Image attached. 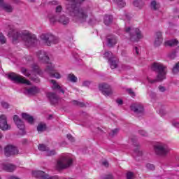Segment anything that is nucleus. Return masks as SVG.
<instances>
[{"label":"nucleus","instance_id":"nucleus-1","mask_svg":"<svg viewBox=\"0 0 179 179\" xmlns=\"http://www.w3.org/2000/svg\"><path fill=\"white\" fill-rule=\"evenodd\" d=\"M69 3L66 6L70 16L73 17V22L76 23H85L87 22L89 24H93L94 17L90 7L80 8L81 3L85 0H67Z\"/></svg>","mask_w":179,"mask_h":179},{"label":"nucleus","instance_id":"nucleus-2","mask_svg":"<svg viewBox=\"0 0 179 179\" xmlns=\"http://www.w3.org/2000/svg\"><path fill=\"white\" fill-rule=\"evenodd\" d=\"M8 37H12L13 42L22 38L26 47H36L38 43L36 35L27 30L22 31L20 34L17 29H10L8 32Z\"/></svg>","mask_w":179,"mask_h":179},{"label":"nucleus","instance_id":"nucleus-3","mask_svg":"<svg viewBox=\"0 0 179 179\" xmlns=\"http://www.w3.org/2000/svg\"><path fill=\"white\" fill-rule=\"evenodd\" d=\"M36 57H38L39 61L41 62H43L44 64H48L46 66V68L45 69V72H47L48 73L49 76L50 78H55L56 79H60L61 78V74L55 71V69H54V64L50 62V57H48V55H47V52L44 50H39L36 52Z\"/></svg>","mask_w":179,"mask_h":179},{"label":"nucleus","instance_id":"nucleus-4","mask_svg":"<svg viewBox=\"0 0 179 179\" xmlns=\"http://www.w3.org/2000/svg\"><path fill=\"white\" fill-rule=\"evenodd\" d=\"M151 69L157 73L156 80H150L149 77L147 78L149 83H155V82H162L166 79V66L161 63H153Z\"/></svg>","mask_w":179,"mask_h":179},{"label":"nucleus","instance_id":"nucleus-5","mask_svg":"<svg viewBox=\"0 0 179 179\" xmlns=\"http://www.w3.org/2000/svg\"><path fill=\"white\" fill-rule=\"evenodd\" d=\"M124 31L126 34H129L130 41L134 43H138L143 37L142 32L138 28L127 27L124 28Z\"/></svg>","mask_w":179,"mask_h":179},{"label":"nucleus","instance_id":"nucleus-6","mask_svg":"<svg viewBox=\"0 0 179 179\" xmlns=\"http://www.w3.org/2000/svg\"><path fill=\"white\" fill-rule=\"evenodd\" d=\"M73 159L68 155L61 156L57 160L56 164V169L57 170H65L72 166Z\"/></svg>","mask_w":179,"mask_h":179},{"label":"nucleus","instance_id":"nucleus-7","mask_svg":"<svg viewBox=\"0 0 179 179\" xmlns=\"http://www.w3.org/2000/svg\"><path fill=\"white\" fill-rule=\"evenodd\" d=\"M48 18L50 24H55L57 22L64 25L69 24V18L64 15H58L57 14H48Z\"/></svg>","mask_w":179,"mask_h":179},{"label":"nucleus","instance_id":"nucleus-8","mask_svg":"<svg viewBox=\"0 0 179 179\" xmlns=\"http://www.w3.org/2000/svg\"><path fill=\"white\" fill-rule=\"evenodd\" d=\"M41 40L48 46H50L51 44H58L59 39L57 36L52 35V34H42L40 36Z\"/></svg>","mask_w":179,"mask_h":179},{"label":"nucleus","instance_id":"nucleus-9","mask_svg":"<svg viewBox=\"0 0 179 179\" xmlns=\"http://www.w3.org/2000/svg\"><path fill=\"white\" fill-rule=\"evenodd\" d=\"M154 150L157 156L164 157V156H167V153L170 152V148H169L167 145L160 143L154 146Z\"/></svg>","mask_w":179,"mask_h":179},{"label":"nucleus","instance_id":"nucleus-10","mask_svg":"<svg viewBox=\"0 0 179 179\" xmlns=\"http://www.w3.org/2000/svg\"><path fill=\"white\" fill-rule=\"evenodd\" d=\"M8 79H10L13 82H16L17 83H22L24 85H27L28 86L31 85V83L26 80L24 77L15 73H10L8 75Z\"/></svg>","mask_w":179,"mask_h":179},{"label":"nucleus","instance_id":"nucleus-11","mask_svg":"<svg viewBox=\"0 0 179 179\" xmlns=\"http://www.w3.org/2000/svg\"><path fill=\"white\" fill-rule=\"evenodd\" d=\"M32 174L37 179H58L57 176H50V175L43 171H34L32 172Z\"/></svg>","mask_w":179,"mask_h":179},{"label":"nucleus","instance_id":"nucleus-12","mask_svg":"<svg viewBox=\"0 0 179 179\" xmlns=\"http://www.w3.org/2000/svg\"><path fill=\"white\" fill-rule=\"evenodd\" d=\"M131 110L137 115H143V113H145L143 105L141 103H135L131 104Z\"/></svg>","mask_w":179,"mask_h":179},{"label":"nucleus","instance_id":"nucleus-13","mask_svg":"<svg viewBox=\"0 0 179 179\" xmlns=\"http://www.w3.org/2000/svg\"><path fill=\"white\" fill-rule=\"evenodd\" d=\"M99 90L106 97L113 94V89H111V86L108 85V84H100Z\"/></svg>","mask_w":179,"mask_h":179},{"label":"nucleus","instance_id":"nucleus-14","mask_svg":"<svg viewBox=\"0 0 179 179\" xmlns=\"http://www.w3.org/2000/svg\"><path fill=\"white\" fill-rule=\"evenodd\" d=\"M13 121L17 125V128L20 129V131H22L21 135H24V134H26V131L24 130L26 128V126L24 125V123L23 122V121H22V120L19 118V116L16 115H14L13 117Z\"/></svg>","mask_w":179,"mask_h":179},{"label":"nucleus","instance_id":"nucleus-15","mask_svg":"<svg viewBox=\"0 0 179 179\" xmlns=\"http://www.w3.org/2000/svg\"><path fill=\"white\" fill-rule=\"evenodd\" d=\"M4 153L7 157H9V156H12L13 155H17L19 153V150H17V148L13 145H7L5 148Z\"/></svg>","mask_w":179,"mask_h":179},{"label":"nucleus","instance_id":"nucleus-16","mask_svg":"<svg viewBox=\"0 0 179 179\" xmlns=\"http://www.w3.org/2000/svg\"><path fill=\"white\" fill-rule=\"evenodd\" d=\"M163 43V34L158 31L155 34L154 45L155 47H159Z\"/></svg>","mask_w":179,"mask_h":179},{"label":"nucleus","instance_id":"nucleus-17","mask_svg":"<svg viewBox=\"0 0 179 179\" xmlns=\"http://www.w3.org/2000/svg\"><path fill=\"white\" fill-rule=\"evenodd\" d=\"M0 129H2V131L10 129V126L8 125V121L5 115H0Z\"/></svg>","mask_w":179,"mask_h":179},{"label":"nucleus","instance_id":"nucleus-18","mask_svg":"<svg viewBox=\"0 0 179 179\" xmlns=\"http://www.w3.org/2000/svg\"><path fill=\"white\" fill-rule=\"evenodd\" d=\"M38 149L41 152H45L46 156H54L55 155V150H50V148L44 144H39Z\"/></svg>","mask_w":179,"mask_h":179},{"label":"nucleus","instance_id":"nucleus-19","mask_svg":"<svg viewBox=\"0 0 179 179\" xmlns=\"http://www.w3.org/2000/svg\"><path fill=\"white\" fill-rule=\"evenodd\" d=\"M47 97L49 99L50 101L51 104H57L58 103L59 97L57 94L54 92H48L47 94Z\"/></svg>","mask_w":179,"mask_h":179},{"label":"nucleus","instance_id":"nucleus-20","mask_svg":"<svg viewBox=\"0 0 179 179\" xmlns=\"http://www.w3.org/2000/svg\"><path fill=\"white\" fill-rule=\"evenodd\" d=\"M39 90L37 87H31L29 89H25L24 91V94H27V96H34V94H37Z\"/></svg>","mask_w":179,"mask_h":179},{"label":"nucleus","instance_id":"nucleus-21","mask_svg":"<svg viewBox=\"0 0 179 179\" xmlns=\"http://www.w3.org/2000/svg\"><path fill=\"white\" fill-rule=\"evenodd\" d=\"M117 36L110 35L107 38L108 47H114L117 44Z\"/></svg>","mask_w":179,"mask_h":179},{"label":"nucleus","instance_id":"nucleus-22","mask_svg":"<svg viewBox=\"0 0 179 179\" xmlns=\"http://www.w3.org/2000/svg\"><path fill=\"white\" fill-rule=\"evenodd\" d=\"M0 8H1V9L5 10L6 12L8 13H10L13 10V8L12 7V6L3 3V0H0Z\"/></svg>","mask_w":179,"mask_h":179},{"label":"nucleus","instance_id":"nucleus-23","mask_svg":"<svg viewBox=\"0 0 179 179\" xmlns=\"http://www.w3.org/2000/svg\"><path fill=\"white\" fill-rule=\"evenodd\" d=\"M3 169H4L5 171H8V173H13V171L16 170V166L12 164H3Z\"/></svg>","mask_w":179,"mask_h":179},{"label":"nucleus","instance_id":"nucleus-24","mask_svg":"<svg viewBox=\"0 0 179 179\" xmlns=\"http://www.w3.org/2000/svg\"><path fill=\"white\" fill-rule=\"evenodd\" d=\"M51 83L53 85L52 86V89L53 90H60L61 93H62L63 94H65V90H64L59 85H58V83H57V82L54 80H50Z\"/></svg>","mask_w":179,"mask_h":179},{"label":"nucleus","instance_id":"nucleus-25","mask_svg":"<svg viewBox=\"0 0 179 179\" xmlns=\"http://www.w3.org/2000/svg\"><path fill=\"white\" fill-rule=\"evenodd\" d=\"M22 117L23 120H25V121H27L29 124H33V122H34V118H33L32 116H31L27 113H22Z\"/></svg>","mask_w":179,"mask_h":179},{"label":"nucleus","instance_id":"nucleus-26","mask_svg":"<svg viewBox=\"0 0 179 179\" xmlns=\"http://www.w3.org/2000/svg\"><path fill=\"white\" fill-rule=\"evenodd\" d=\"M178 45V41L176 39H171L165 42L166 47H176Z\"/></svg>","mask_w":179,"mask_h":179},{"label":"nucleus","instance_id":"nucleus-27","mask_svg":"<svg viewBox=\"0 0 179 179\" xmlns=\"http://www.w3.org/2000/svg\"><path fill=\"white\" fill-rule=\"evenodd\" d=\"M113 15H105L103 23L106 26H108V25L111 24V23H113Z\"/></svg>","mask_w":179,"mask_h":179},{"label":"nucleus","instance_id":"nucleus-28","mask_svg":"<svg viewBox=\"0 0 179 179\" xmlns=\"http://www.w3.org/2000/svg\"><path fill=\"white\" fill-rule=\"evenodd\" d=\"M31 69L35 73H37V75H40V76L43 75V71H41V70L40 69V67H38V65L33 64Z\"/></svg>","mask_w":179,"mask_h":179},{"label":"nucleus","instance_id":"nucleus-29","mask_svg":"<svg viewBox=\"0 0 179 179\" xmlns=\"http://www.w3.org/2000/svg\"><path fill=\"white\" fill-rule=\"evenodd\" d=\"M67 79L68 80H69V82H72V83H76V82H78V78L75 76V75H73V73L69 74L67 76Z\"/></svg>","mask_w":179,"mask_h":179},{"label":"nucleus","instance_id":"nucleus-30","mask_svg":"<svg viewBox=\"0 0 179 179\" xmlns=\"http://www.w3.org/2000/svg\"><path fill=\"white\" fill-rule=\"evenodd\" d=\"M45 129H47V126L45 124L40 123L37 127L38 132H43V131H45Z\"/></svg>","mask_w":179,"mask_h":179},{"label":"nucleus","instance_id":"nucleus-31","mask_svg":"<svg viewBox=\"0 0 179 179\" xmlns=\"http://www.w3.org/2000/svg\"><path fill=\"white\" fill-rule=\"evenodd\" d=\"M113 2L117 3L119 8H124V6H125V1H124V0H113Z\"/></svg>","mask_w":179,"mask_h":179},{"label":"nucleus","instance_id":"nucleus-32","mask_svg":"<svg viewBox=\"0 0 179 179\" xmlns=\"http://www.w3.org/2000/svg\"><path fill=\"white\" fill-rule=\"evenodd\" d=\"M108 62L111 69H115V68H117V62L114 60V59H110Z\"/></svg>","mask_w":179,"mask_h":179},{"label":"nucleus","instance_id":"nucleus-33","mask_svg":"<svg viewBox=\"0 0 179 179\" xmlns=\"http://www.w3.org/2000/svg\"><path fill=\"white\" fill-rule=\"evenodd\" d=\"M21 72L23 75H24V76H27V78H29V76H30L31 75V71L27 70L25 68H22Z\"/></svg>","mask_w":179,"mask_h":179},{"label":"nucleus","instance_id":"nucleus-34","mask_svg":"<svg viewBox=\"0 0 179 179\" xmlns=\"http://www.w3.org/2000/svg\"><path fill=\"white\" fill-rule=\"evenodd\" d=\"M178 72H179V62L176 64V65L173 66L172 69V73H173V75H177Z\"/></svg>","mask_w":179,"mask_h":179},{"label":"nucleus","instance_id":"nucleus-35","mask_svg":"<svg viewBox=\"0 0 179 179\" xmlns=\"http://www.w3.org/2000/svg\"><path fill=\"white\" fill-rule=\"evenodd\" d=\"M72 104H73V106H78V107H85V103L83 102H80L76 100L72 101Z\"/></svg>","mask_w":179,"mask_h":179},{"label":"nucleus","instance_id":"nucleus-36","mask_svg":"<svg viewBox=\"0 0 179 179\" xmlns=\"http://www.w3.org/2000/svg\"><path fill=\"white\" fill-rule=\"evenodd\" d=\"M104 56V58H108V61L109 59H113V52H106L104 53L103 55Z\"/></svg>","mask_w":179,"mask_h":179},{"label":"nucleus","instance_id":"nucleus-37","mask_svg":"<svg viewBox=\"0 0 179 179\" xmlns=\"http://www.w3.org/2000/svg\"><path fill=\"white\" fill-rule=\"evenodd\" d=\"M151 9H153L154 10H157V3L156 1H152L150 3Z\"/></svg>","mask_w":179,"mask_h":179},{"label":"nucleus","instance_id":"nucleus-38","mask_svg":"<svg viewBox=\"0 0 179 179\" xmlns=\"http://www.w3.org/2000/svg\"><path fill=\"white\" fill-rule=\"evenodd\" d=\"M134 155H136V156H142L143 153L142 152L141 150H139L138 148H137L134 150Z\"/></svg>","mask_w":179,"mask_h":179},{"label":"nucleus","instance_id":"nucleus-39","mask_svg":"<svg viewBox=\"0 0 179 179\" xmlns=\"http://www.w3.org/2000/svg\"><path fill=\"white\" fill-rule=\"evenodd\" d=\"M0 43L1 44H5L6 43V38L2 34H0Z\"/></svg>","mask_w":179,"mask_h":179},{"label":"nucleus","instance_id":"nucleus-40","mask_svg":"<svg viewBox=\"0 0 179 179\" xmlns=\"http://www.w3.org/2000/svg\"><path fill=\"white\" fill-rule=\"evenodd\" d=\"M62 12V6L61 5H58L56 8H55V13H61Z\"/></svg>","mask_w":179,"mask_h":179},{"label":"nucleus","instance_id":"nucleus-41","mask_svg":"<svg viewBox=\"0 0 179 179\" xmlns=\"http://www.w3.org/2000/svg\"><path fill=\"white\" fill-rule=\"evenodd\" d=\"M1 106L2 108L7 109L9 107V104L8 103V102L5 101H2L1 102Z\"/></svg>","mask_w":179,"mask_h":179},{"label":"nucleus","instance_id":"nucleus-42","mask_svg":"<svg viewBox=\"0 0 179 179\" xmlns=\"http://www.w3.org/2000/svg\"><path fill=\"white\" fill-rule=\"evenodd\" d=\"M127 179H134V173L128 172L126 175Z\"/></svg>","mask_w":179,"mask_h":179},{"label":"nucleus","instance_id":"nucleus-43","mask_svg":"<svg viewBox=\"0 0 179 179\" xmlns=\"http://www.w3.org/2000/svg\"><path fill=\"white\" fill-rule=\"evenodd\" d=\"M118 134V129H115L111 131L110 133V136H115V135H117Z\"/></svg>","mask_w":179,"mask_h":179},{"label":"nucleus","instance_id":"nucleus-44","mask_svg":"<svg viewBox=\"0 0 179 179\" xmlns=\"http://www.w3.org/2000/svg\"><path fill=\"white\" fill-rule=\"evenodd\" d=\"M146 168L148 170H155V165L152 164H146Z\"/></svg>","mask_w":179,"mask_h":179},{"label":"nucleus","instance_id":"nucleus-45","mask_svg":"<svg viewBox=\"0 0 179 179\" xmlns=\"http://www.w3.org/2000/svg\"><path fill=\"white\" fill-rule=\"evenodd\" d=\"M49 3H50V5H53V6H57H57L59 5V1H56V0H53V1H50Z\"/></svg>","mask_w":179,"mask_h":179},{"label":"nucleus","instance_id":"nucleus-46","mask_svg":"<svg viewBox=\"0 0 179 179\" xmlns=\"http://www.w3.org/2000/svg\"><path fill=\"white\" fill-rule=\"evenodd\" d=\"M127 92L129 93V94H130V96H131V97H134L135 96V92H134V91L132 90V89H128Z\"/></svg>","mask_w":179,"mask_h":179},{"label":"nucleus","instance_id":"nucleus-47","mask_svg":"<svg viewBox=\"0 0 179 179\" xmlns=\"http://www.w3.org/2000/svg\"><path fill=\"white\" fill-rule=\"evenodd\" d=\"M138 132L142 136H148V133L143 130H140Z\"/></svg>","mask_w":179,"mask_h":179},{"label":"nucleus","instance_id":"nucleus-48","mask_svg":"<svg viewBox=\"0 0 179 179\" xmlns=\"http://www.w3.org/2000/svg\"><path fill=\"white\" fill-rule=\"evenodd\" d=\"M67 138L69 141H71V142H74L75 141V138H73L72 137V135L71 134H67Z\"/></svg>","mask_w":179,"mask_h":179},{"label":"nucleus","instance_id":"nucleus-49","mask_svg":"<svg viewBox=\"0 0 179 179\" xmlns=\"http://www.w3.org/2000/svg\"><path fill=\"white\" fill-rule=\"evenodd\" d=\"M139 3H140V1L138 0H136L133 2L134 6H136V8H139Z\"/></svg>","mask_w":179,"mask_h":179},{"label":"nucleus","instance_id":"nucleus-50","mask_svg":"<svg viewBox=\"0 0 179 179\" xmlns=\"http://www.w3.org/2000/svg\"><path fill=\"white\" fill-rule=\"evenodd\" d=\"M134 52H135L136 55H139V48L138 47H135L134 49Z\"/></svg>","mask_w":179,"mask_h":179},{"label":"nucleus","instance_id":"nucleus-51","mask_svg":"<svg viewBox=\"0 0 179 179\" xmlns=\"http://www.w3.org/2000/svg\"><path fill=\"white\" fill-rule=\"evenodd\" d=\"M113 177L112 175H106L103 176L101 179H113Z\"/></svg>","mask_w":179,"mask_h":179},{"label":"nucleus","instance_id":"nucleus-52","mask_svg":"<svg viewBox=\"0 0 179 179\" xmlns=\"http://www.w3.org/2000/svg\"><path fill=\"white\" fill-rule=\"evenodd\" d=\"M90 81H84V82L83 83V86H85V87H87V86H90Z\"/></svg>","mask_w":179,"mask_h":179},{"label":"nucleus","instance_id":"nucleus-53","mask_svg":"<svg viewBox=\"0 0 179 179\" xmlns=\"http://www.w3.org/2000/svg\"><path fill=\"white\" fill-rule=\"evenodd\" d=\"M172 125L173 127H175L176 128H177V127H178V125H179V123H178V122L173 121L172 122Z\"/></svg>","mask_w":179,"mask_h":179},{"label":"nucleus","instance_id":"nucleus-54","mask_svg":"<svg viewBox=\"0 0 179 179\" xmlns=\"http://www.w3.org/2000/svg\"><path fill=\"white\" fill-rule=\"evenodd\" d=\"M116 103H117V104H119V106H122L123 101H122V99H117V100H116Z\"/></svg>","mask_w":179,"mask_h":179},{"label":"nucleus","instance_id":"nucleus-55","mask_svg":"<svg viewBox=\"0 0 179 179\" xmlns=\"http://www.w3.org/2000/svg\"><path fill=\"white\" fill-rule=\"evenodd\" d=\"M159 90L160 92H165L166 91V88H164V87H163V86H159Z\"/></svg>","mask_w":179,"mask_h":179},{"label":"nucleus","instance_id":"nucleus-56","mask_svg":"<svg viewBox=\"0 0 179 179\" xmlns=\"http://www.w3.org/2000/svg\"><path fill=\"white\" fill-rule=\"evenodd\" d=\"M31 80H34V82H36V83L40 82V80H38V78H34L33 77H31Z\"/></svg>","mask_w":179,"mask_h":179},{"label":"nucleus","instance_id":"nucleus-57","mask_svg":"<svg viewBox=\"0 0 179 179\" xmlns=\"http://www.w3.org/2000/svg\"><path fill=\"white\" fill-rule=\"evenodd\" d=\"M103 166H104L105 167H108V162L107 161H104L102 163Z\"/></svg>","mask_w":179,"mask_h":179},{"label":"nucleus","instance_id":"nucleus-58","mask_svg":"<svg viewBox=\"0 0 179 179\" xmlns=\"http://www.w3.org/2000/svg\"><path fill=\"white\" fill-rule=\"evenodd\" d=\"M8 179H20V178L14 176H11L8 178Z\"/></svg>","mask_w":179,"mask_h":179},{"label":"nucleus","instance_id":"nucleus-59","mask_svg":"<svg viewBox=\"0 0 179 179\" xmlns=\"http://www.w3.org/2000/svg\"><path fill=\"white\" fill-rule=\"evenodd\" d=\"M170 58H174L176 57V53H173L172 55H169Z\"/></svg>","mask_w":179,"mask_h":179},{"label":"nucleus","instance_id":"nucleus-60","mask_svg":"<svg viewBox=\"0 0 179 179\" xmlns=\"http://www.w3.org/2000/svg\"><path fill=\"white\" fill-rule=\"evenodd\" d=\"M150 97H153L154 96H155V93H153V94H150Z\"/></svg>","mask_w":179,"mask_h":179},{"label":"nucleus","instance_id":"nucleus-61","mask_svg":"<svg viewBox=\"0 0 179 179\" xmlns=\"http://www.w3.org/2000/svg\"><path fill=\"white\" fill-rule=\"evenodd\" d=\"M2 152V146L0 145V153Z\"/></svg>","mask_w":179,"mask_h":179},{"label":"nucleus","instance_id":"nucleus-62","mask_svg":"<svg viewBox=\"0 0 179 179\" xmlns=\"http://www.w3.org/2000/svg\"><path fill=\"white\" fill-rule=\"evenodd\" d=\"M36 0H30L31 2H34Z\"/></svg>","mask_w":179,"mask_h":179},{"label":"nucleus","instance_id":"nucleus-63","mask_svg":"<svg viewBox=\"0 0 179 179\" xmlns=\"http://www.w3.org/2000/svg\"><path fill=\"white\" fill-rule=\"evenodd\" d=\"M50 117H52V115H50Z\"/></svg>","mask_w":179,"mask_h":179},{"label":"nucleus","instance_id":"nucleus-64","mask_svg":"<svg viewBox=\"0 0 179 179\" xmlns=\"http://www.w3.org/2000/svg\"><path fill=\"white\" fill-rule=\"evenodd\" d=\"M0 179H1V177H0Z\"/></svg>","mask_w":179,"mask_h":179}]
</instances>
